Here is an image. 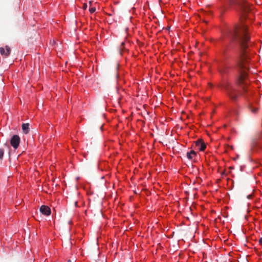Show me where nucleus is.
Wrapping results in <instances>:
<instances>
[{"instance_id": "20", "label": "nucleus", "mask_w": 262, "mask_h": 262, "mask_svg": "<svg viewBox=\"0 0 262 262\" xmlns=\"http://www.w3.org/2000/svg\"><path fill=\"white\" fill-rule=\"evenodd\" d=\"M68 262H72V260H70V259H69V260H68Z\"/></svg>"}, {"instance_id": "15", "label": "nucleus", "mask_w": 262, "mask_h": 262, "mask_svg": "<svg viewBox=\"0 0 262 262\" xmlns=\"http://www.w3.org/2000/svg\"><path fill=\"white\" fill-rule=\"evenodd\" d=\"M4 146L7 148H9L10 146L9 145V144L7 143H6L5 144H4Z\"/></svg>"}, {"instance_id": "16", "label": "nucleus", "mask_w": 262, "mask_h": 262, "mask_svg": "<svg viewBox=\"0 0 262 262\" xmlns=\"http://www.w3.org/2000/svg\"><path fill=\"white\" fill-rule=\"evenodd\" d=\"M259 242V244L262 245V237H261V238H260L259 239V242Z\"/></svg>"}, {"instance_id": "18", "label": "nucleus", "mask_w": 262, "mask_h": 262, "mask_svg": "<svg viewBox=\"0 0 262 262\" xmlns=\"http://www.w3.org/2000/svg\"><path fill=\"white\" fill-rule=\"evenodd\" d=\"M124 45V42H122V43H121V46H123Z\"/></svg>"}, {"instance_id": "10", "label": "nucleus", "mask_w": 262, "mask_h": 262, "mask_svg": "<svg viewBox=\"0 0 262 262\" xmlns=\"http://www.w3.org/2000/svg\"><path fill=\"white\" fill-rule=\"evenodd\" d=\"M228 71V68L227 67H223L220 70V72L221 74H223L226 73Z\"/></svg>"}, {"instance_id": "7", "label": "nucleus", "mask_w": 262, "mask_h": 262, "mask_svg": "<svg viewBox=\"0 0 262 262\" xmlns=\"http://www.w3.org/2000/svg\"><path fill=\"white\" fill-rule=\"evenodd\" d=\"M6 51H5L4 48H0V53L2 55H5V56L8 57L10 54L11 49L9 46H6Z\"/></svg>"}, {"instance_id": "8", "label": "nucleus", "mask_w": 262, "mask_h": 262, "mask_svg": "<svg viewBox=\"0 0 262 262\" xmlns=\"http://www.w3.org/2000/svg\"><path fill=\"white\" fill-rule=\"evenodd\" d=\"M22 129L24 134H27L28 133H29L30 130L29 123H23L22 124Z\"/></svg>"}, {"instance_id": "3", "label": "nucleus", "mask_w": 262, "mask_h": 262, "mask_svg": "<svg viewBox=\"0 0 262 262\" xmlns=\"http://www.w3.org/2000/svg\"><path fill=\"white\" fill-rule=\"evenodd\" d=\"M231 5L236 6L243 12L247 13L251 11V5L247 0H228Z\"/></svg>"}, {"instance_id": "14", "label": "nucleus", "mask_w": 262, "mask_h": 262, "mask_svg": "<svg viewBox=\"0 0 262 262\" xmlns=\"http://www.w3.org/2000/svg\"><path fill=\"white\" fill-rule=\"evenodd\" d=\"M87 8V5L86 4H84L83 6V9L85 10Z\"/></svg>"}, {"instance_id": "12", "label": "nucleus", "mask_w": 262, "mask_h": 262, "mask_svg": "<svg viewBox=\"0 0 262 262\" xmlns=\"http://www.w3.org/2000/svg\"><path fill=\"white\" fill-rule=\"evenodd\" d=\"M4 154V149L0 148V159H2Z\"/></svg>"}, {"instance_id": "6", "label": "nucleus", "mask_w": 262, "mask_h": 262, "mask_svg": "<svg viewBox=\"0 0 262 262\" xmlns=\"http://www.w3.org/2000/svg\"><path fill=\"white\" fill-rule=\"evenodd\" d=\"M39 210L42 214L47 216L51 214V209L47 206L42 205L40 207Z\"/></svg>"}, {"instance_id": "1", "label": "nucleus", "mask_w": 262, "mask_h": 262, "mask_svg": "<svg viewBox=\"0 0 262 262\" xmlns=\"http://www.w3.org/2000/svg\"><path fill=\"white\" fill-rule=\"evenodd\" d=\"M227 34L239 47V56L236 60V67L238 70L237 83L241 86L244 93L246 92V88L248 85L247 72L248 68L247 64L250 60L248 54L249 47L251 43L247 25L242 21L239 24L229 28Z\"/></svg>"}, {"instance_id": "9", "label": "nucleus", "mask_w": 262, "mask_h": 262, "mask_svg": "<svg viewBox=\"0 0 262 262\" xmlns=\"http://www.w3.org/2000/svg\"><path fill=\"white\" fill-rule=\"evenodd\" d=\"M196 155V153L194 150H191L190 152L187 153V157L190 160L192 159Z\"/></svg>"}, {"instance_id": "13", "label": "nucleus", "mask_w": 262, "mask_h": 262, "mask_svg": "<svg viewBox=\"0 0 262 262\" xmlns=\"http://www.w3.org/2000/svg\"><path fill=\"white\" fill-rule=\"evenodd\" d=\"M91 13H94L96 11V8L95 7H91L89 9Z\"/></svg>"}, {"instance_id": "19", "label": "nucleus", "mask_w": 262, "mask_h": 262, "mask_svg": "<svg viewBox=\"0 0 262 262\" xmlns=\"http://www.w3.org/2000/svg\"><path fill=\"white\" fill-rule=\"evenodd\" d=\"M75 206H76V205H77V202H76L75 203Z\"/></svg>"}, {"instance_id": "2", "label": "nucleus", "mask_w": 262, "mask_h": 262, "mask_svg": "<svg viewBox=\"0 0 262 262\" xmlns=\"http://www.w3.org/2000/svg\"><path fill=\"white\" fill-rule=\"evenodd\" d=\"M221 87L226 90L227 95L232 101H237L239 96L238 91L230 82L224 80L221 84Z\"/></svg>"}, {"instance_id": "11", "label": "nucleus", "mask_w": 262, "mask_h": 262, "mask_svg": "<svg viewBox=\"0 0 262 262\" xmlns=\"http://www.w3.org/2000/svg\"><path fill=\"white\" fill-rule=\"evenodd\" d=\"M249 108L251 110V112H252L254 113H255L257 112V108L252 106V105H249Z\"/></svg>"}, {"instance_id": "17", "label": "nucleus", "mask_w": 262, "mask_h": 262, "mask_svg": "<svg viewBox=\"0 0 262 262\" xmlns=\"http://www.w3.org/2000/svg\"><path fill=\"white\" fill-rule=\"evenodd\" d=\"M92 1H90V2H89L90 5H91V4H92Z\"/></svg>"}, {"instance_id": "5", "label": "nucleus", "mask_w": 262, "mask_h": 262, "mask_svg": "<svg viewBox=\"0 0 262 262\" xmlns=\"http://www.w3.org/2000/svg\"><path fill=\"white\" fill-rule=\"evenodd\" d=\"M194 143L196 147H197L200 151H204L206 148V144L202 139H198L195 141Z\"/></svg>"}, {"instance_id": "4", "label": "nucleus", "mask_w": 262, "mask_h": 262, "mask_svg": "<svg viewBox=\"0 0 262 262\" xmlns=\"http://www.w3.org/2000/svg\"><path fill=\"white\" fill-rule=\"evenodd\" d=\"M20 141V138L18 135H13L10 139V144L14 149H16L19 145Z\"/></svg>"}]
</instances>
